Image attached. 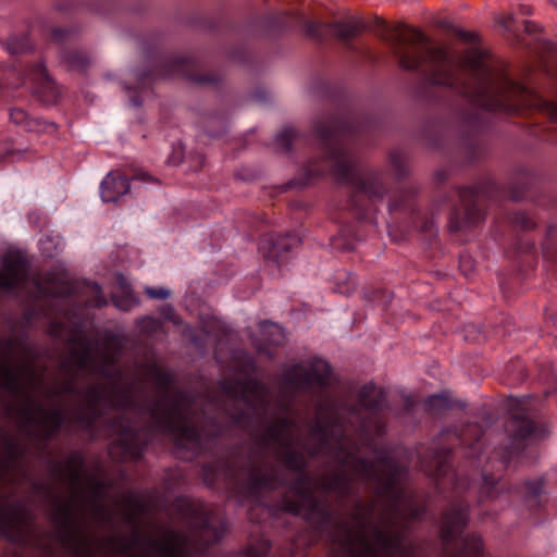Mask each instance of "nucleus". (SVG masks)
I'll return each mask as SVG.
<instances>
[{
    "instance_id": "5",
    "label": "nucleus",
    "mask_w": 557,
    "mask_h": 557,
    "mask_svg": "<svg viewBox=\"0 0 557 557\" xmlns=\"http://www.w3.org/2000/svg\"><path fill=\"white\" fill-rule=\"evenodd\" d=\"M349 122L335 119H323L315 125V133L321 140L334 177L354 189L352 203L358 207V198L366 197L372 202L381 201L387 194L382 173L374 169L358 172L356 161L344 141L346 134L351 133Z\"/></svg>"
},
{
    "instance_id": "25",
    "label": "nucleus",
    "mask_w": 557,
    "mask_h": 557,
    "mask_svg": "<svg viewBox=\"0 0 557 557\" xmlns=\"http://www.w3.org/2000/svg\"><path fill=\"white\" fill-rule=\"evenodd\" d=\"M261 327L262 334L269 344L273 346H282L285 343V333L280 325L271 322H264Z\"/></svg>"
},
{
    "instance_id": "56",
    "label": "nucleus",
    "mask_w": 557,
    "mask_h": 557,
    "mask_svg": "<svg viewBox=\"0 0 557 557\" xmlns=\"http://www.w3.org/2000/svg\"><path fill=\"white\" fill-rule=\"evenodd\" d=\"M556 346H557V337H556Z\"/></svg>"
},
{
    "instance_id": "49",
    "label": "nucleus",
    "mask_w": 557,
    "mask_h": 557,
    "mask_svg": "<svg viewBox=\"0 0 557 557\" xmlns=\"http://www.w3.org/2000/svg\"><path fill=\"white\" fill-rule=\"evenodd\" d=\"M131 101L135 107H139L141 104V100L138 97H132Z\"/></svg>"
},
{
    "instance_id": "39",
    "label": "nucleus",
    "mask_w": 557,
    "mask_h": 557,
    "mask_svg": "<svg viewBox=\"0 0 557 557\" xmlns=\"http://www.w3.org/2000/svg\"><path fill=\"white\" fill-rule=\"evenodd\" d=\"M162 314L168 320L174 321V319H175V312H174V309L171 306H166L163 309Z\"/></svg>"
},
{
    "instance_id": "13",
    "label": "nucleus",
    "mask_w": 557,
    "mask_h": 557,
    "mask_svg": "<svg viewBox=\"0 0 557 557\" xmlns=\"http://www.w3.org/2000/svg\"><path fill=\"white\" fill-rule=\"evenodd\" d=\"M449 451L445 447L431 449L421 460L422 470L431 476H444L449 469Z\"/></svg>"
},
{
    "instance_id": "47",
    "label": "nucleus",
    "mask_w": 557,
    "mask_h": 557,
    "mask_svg": "<svg viewBox=\"0 0 557 557\" xmlns=\"http://www.w3.org/2000/svg\"><path fill=\"white\" fill-rule=\"evenodd\" d=\"M545 380H546V381H547V383H548V384H550V385H554V384H555V382H556V377H555V375H554V374H548V375L546 376V379H545Z\"/></svg>"
},
{
    "instance_id": "30",
    "label": "nucleus",
    "mask_w": 557,
    "mask_h": 557,
    "mask_svg": "<svg viewBox=\"0 0 557 557\" xmlns=\"http://www.w3.org/2000/svg\"><path fill=\"white\" fill-rule=\"evenodd\" d=\"M113 305L125 312L131 311L135 306H138L139 300L131 293H126L122 296H112Z\"/></svg>"
},
{
    "instance_id": "44",
    "label": "nucleus",
    "mask_w": 557,
    "mask_h": 557,
    "mask_svg": "<svg viewBox=\"0 0 557 557\" xmlns=\"http://www.w3.org/2000/svg\"><path fill=\"white\" fill-rule=\"evenodd\" d=\"M459 36L465 40H473L474 36L467 32H459Z\"/></svg>"
},
{
    "instance_id": "22",
    "label": "nucleus",
    "mask_w": 557,
    "mask_h": 557,
    "mask_svg": "<svg viewBox=\"0 0 557 557\" xmlns=\"http://www.w3.org/2000/svg\"><path fill=\"white\" fill-rule=\"evenodd\" d=\"M62 61L71 69L83 72L89 65V57L79 50H66L62 53Z\"/></svg>"
},
{
    "instance_id": "41",
    "label": "nucleus",
    "mask_w": 557,
    "mask_h": 557,
    "mask_svg": "<svg viewBox=\"0 0 557 557\" xmlns=\"http://www.w3.org/2000/svg\"><path fill=\"white\" fill-rule=\"evenodd\" d=\"M63 36H64V30L63 29L55 28V29L52 30L51 37H52L53 40L59 41V40H61L63 38Z\"/></svg>"
},
{
    "instance_id": "26",
    "label": "nucleus",
    "mask_w": 557,
    "mask_h": 557,
    "mask_svg": "<svg viewBox=\"0 0 557 557\" xmlns=\"http://www.w3.org/2000/svg\"><path fill=\"white\" fill-rule=\"evenodd\" d=\"M483 434V430L481 426L476 424H469L461 433V442L468 444L471 450V456H474L479 449H476V445Z\"/></svg>"
},
{
    "instance_id": "1",
    "label": "nucleus",
    "mask_w": 557,
    "mask_h": 557,
    "mask_svg": "<svg viewBox=\"0 0 557 557\" xmlns=\"http://www.w3.org/2000/svg\"><path fill=\"white\" fill-rule=\"evenodd\" d=\"M332 369L314 359L309 366L292 364L278 382L273 398L263 384L225 380V410L235 424L253 429L255 446L249 461L227 475L250 494L274 490L290 482L283 507L302 516L315 529L334 524V557H424L407 536L408 523L423 513L417 496L403 485L406 469L387 451L376 450L374 462L359 457V445L384 430L379 411L385 394L374 385L358 393V405H339L330 394L314 405L307 435L293 398L312 385L329 384Z\"/></svg>"
},
{
    "instance_id": "33",
    "label": "nucleus",
    "mask_w": 557,
    "mask_h": 557,
    "mask_svg": "<svg viewBox=\"0 0 557 557\" xmlns=\"http://www.w3.org/2000/svg\"><path fill=\"white\" fill-rule=\"evenodd\" d=\"M137 325L141 332L151 335L159 331L161 323L158 319L152 317H143L137 320Z\"/></svg>"
},
{
    "instance_id": "29",
    "label": "nucleus",
    "mask_w": 557,
    "mask_h": 557,
    "mask_svg": "<svg viewBox=\"0 0 557 557\" xmlns=\"http://www.w3.org/2000/svg\"><path fill=\"white\" fill-rule=\"evenodd\" d=\"M296 136V132L294 128H285L281 133L277 134L275 139L276 149L280 152H288L290 150V145Z\"/></svg>"
},
{
    "instance_id": "34",
    "label": "nucleus",
    "mask_w": 557,
    "mask_h": 557,
    "mask_svg": "<svg viewBox=\"0 0 557 557\" xmlns=\"http://www.w3.org/2000/svg\"><path fill=\"white\" fill-rule=\"evenodd\" d=\"M513 223L523 231H529L535 226L534 221L524 212H518L513 215Z\"/></svg>"
},
{
    "instance_id": "21",
    "label": "nucleus",
    "mask_w": 557,
    "mask_h": 557,
    "mask_svg": "<svg viewBox=\"0 0 557 557\" xmlns=\"http://www.w3.org/2000/svg\"><path fill=\"white\" fill-rule=\"evenodd\" d=\"M460 550L453 553L446 547V557H482L483 544L479 536L471 535L462 540Z\"/></svg>"
},
{
    "instance_id": "38",
    "label": "nucleus",
    "mask_w": 557,
    "mask_h": 557,
    "mask_svg": "<svg viewBox=\"0 0 557 557\" xmlns=\"http://www.w3.org/2000/svg\"><path fill=\"white\" fill-rule=\"evenodd\" d=\"M95 292L97 293L98 299L96 300L95 305L97 307H102L107 305L106 298L101 295V288L99 285H95L94 287Z\"/></svg>"
},
{
    "instance_id": "4",
    "label": "nucleus",
    "mask_w": 557,
    "mask_h": 557,
    "mask_svg": "<svg viewBox=\"0 0 557 557\" xmlns=\"http://www.w3.org/2000/svg\"><path fill=\"white\" fill-rule=\"evenodd\" d=\"M53 471L71 493V500L58 505L60 517L54 530L38 524L22 502L0 500V540L12 546L4 557H114L127 554L131 544L125 539L99 536L71 517L73 503L86 498L85 484L89 486L97 508L100 507L97 499L104 490L100 479L85 475L82 454H71L64 463H57Z\"/></svg>"
},
{
    "instance_id": "15",
    "label": "nucleus",
    "mask_w": 557,
    "mask_h": 557,
    "mask_svg": "<svg viewBox=\"0 0 557 557\" xmlns=\"http://www.w3.org/2000/svg\"><path fill=\"white\" fill-rule=\"evenodd\" d=\"M187 60L180 59L173 64L174 70L172 73L177 72L183 75L187 81L197 86L210 87L220 83L221 76L213 72H200L187 67Z\"/></svg>"
},
{
    "instance_id": "24",
    "label": "nucleus",
    "mask_w": 557,
    "mask_h": 557,
    "mask_svg": "<svg viewBox=\"0 0 557 557\" xmlns=\"http://www.w3.org/2000/svg\"><path fill=\"white\" fill-rule=\"evenodd\" d=\"M388 162L397 180L405 178L409 174L406 156L400 150H392Z\"/></svg>"
},
{
    "instance_id": "32",
    "label": "nucleus",
    "mask_w": 557,
    "mask_h": 557,
    "mask_svg": "<svg viewBox=\"0 0 557 557\" xmlns=\"http://www.w3.org/2000/svg\"><path fill=\"white\" fill-rule=\"evenodd\" d=\"M543 483L541 480L527 481L523 484V495L529 500L536 503L537 497L542 494Z\"/></svg>"
},
{
    "instance_id": "19",
    "label": "nucleus",
    "mask_w": 557,
    "mask_h": 557,
    "mask_svg": "<svg viewBox=\"0 0 557 557\" xmlns=\"http://www.w3.org/2000/svg\"><path fill=\"white\" fill-rule=\"evenodd\" d=\"M296 18L302 25L306 35L314 40H325L331 34V23L307 20L300 14H297Z\"/></svg>"
},
{
    "instance_id": "43",
    "label": "nucleus",
    "mask_w": 557,
    "mask_h": 557,
    "mask_svg": "<svg viewBox=\"0 0 557 557\" xmlns=\"http://www.w3.org/2000/svg\"><path fill=\"white\" fill-rule=\"evenodd\" d=\"M539 45H540L541 49H543L544 51H547V52H549L554 48L553 44L548 42V41H542Z\"/></svg>"
},
{
    "instance_id": "53",
    "label": "nucleus",
    "mask_w": 557,
    "mask_h": 557,
    "mask_svg": "<svg viewBox=\"0 0 557 557\" xmlns=\"http://www.w3.org/2000/svg\"><path fill=\"white\" fill-rule=\"evenodd\" d=\"M555 389H546L545 391V396H548L550 393H553Z\"/></svg>"
},
{
    "instance_id": "14",
    "label": "nucleus",
    "mask_w": 557,
    "mask_h": 557,
    "mask_svg": "<svg viewBox=\"0 0 557 557\" xmlns=\"http://www.w3.org/2000/svg\"><path fill=\"white\" fill-rule=\"evenodd\" d=\"M128 189V178L120 172H111L101 183V198L106 202L116 201Z\"/></svg>"
},
{
    "instance_id": "45",
    "label": "nucleus",
    "mask_w": 557,
    "mask_h": 557,
    "mask_svg": "<svg viewBox=\"0 0 557 557\" xmlns=\"http://www.w3.org/2000/svg\"><path fill=\"white\" fill-rule=\"evenodd\" d=\"M468 264H469V267L471 265L470 264V259L469 258H462L461 261H460V268L462 270H465L466 268H468Z\"/></svg>"
},
{
    "instance_id": "6",
    "label": "nucleus",
    "mask_w": 557,
    "mask_h": 557,
    "mask_svg": "<svg viewBox=\"0 0 557 557\" xmlns=\"http://www.w3.org/2000/svg\"><path fill=\"white\" fill-rule=\"evenodd\" d=\"M225 532L224 522L216 516L202 512L195 522L190 539L175 531H168L161 539L150 542V549L157 557H188L189 542L197 549L216 543Z\"/></svg>"
},
{
    "instance_id": "12",
    "label": "nucleus",
    "mask_w": 557,
    "mask_h": 557,
    "mask_svg": "<svg viewBox=\"0 0 557 557\" xmlns=\"http://www.w3.org/2000/svg\"><path fill=\"white\" fill-rule=\"evenodd\" d=\"M300 243L297 235L287 233L277 237H269L263 239L261 251L265 260L280 264L285 255Z\"/></svg>"
},
{
    "instance_id": "28",
    "label": "nucleus",
    "mask_w": 557,
    "mask_h": 557,
    "mask_svg": "<svg viewBox=\"0 0 557 557\" xmlns=\"http://www.w3.org/2000/svg\"><path fill=\"white\" fill-rule=\"evenodd\" d=\"M7 49L11 54H24L32 50V44L26 36L11 37L7 42Z\"/></svg>"
},
{
    "instance_id": "10",
    "label": "nucleus",
    "mask_w": 557,
    "mask_h": 557,
    "mask_svg": "<svg viewBox=\"0 0 557 557\" xmlns=\"http://www.w3.org/2000/svg\"><path fill=\"white\" fill-rule=\"evenodd\" d=\"M468 504L463 500L454 502L443 516L441 535L445 545H448L467 527L469 515Z\"/></svg>"
},
{
    "instance_id": "36",
    "label": "nucleus",
    "mask_w": 557,
    "mask_h": 557,
    "mask_svg": "<svg viewBox=\"0 0 557 557\" xmlns=\"http://www.w3.org/2000/svg\"><path fill=\"white\" fill-rule=\"evenodd\" d=\"M325 172V169L320 165L319 161H311L306 166V174L308 178H313L315 176H320Z\"/></svg>"
},
{
    "instance_id": "52",
    "label": "nucleus",
    "mask_w": 557,
    "mask_h": 557,
    "mask_svg": "<svg viewBox=\"0 0 557 557\" xmlns=\"http://www.w3.org/2000/svg\"><path fill=\"white\" fill-rule=\"evenodd\" d=\"M554 230H555V226H550V227L547 230V233H548V235H549V236H552V235H553Z\"/></svg>"
},
{
    "instance_id": "18",
    "label": "nucleus",
    "mask_w": 557,
    "mask_h": 557,
    "mask_svg": "<svg viewBox=\"0 0 557 557\" xmlns=\"http://www.w3.org/2000/svg\"><path fill=\"white\" fill-rule=\"evenodd\" d=\"M363 29V24L359 20L347 22L336 21L331 23V33L341 40H348L358 36Z\"/></svg>"
},
{
    "instance_id": "8",
    "label": "nucleus",
    "mask_w": 557,
    "mask_h": 557,
    "mask_svg": "<svg viewBox=\"0 0 557 557\" xmlns=\"http://www.w3.org/2000/svg\"><path fill=\"white\" fill-rule=\"evenodd\" d=\"M486 196L487 191L483 186L460 189V208L456 209L449 218L450 232L470 230L479 224L484 216L481 205Z\"/></svg>"
},
{
    "instance_id": "37",
    "label": "nucleus",
    "mask_w": 557,
    "mask_h": 557,
    "mask_svg": "<svg viewBox=\"0 0 557 557\" xmlns=\"http://www.w3.org/2000/svg\"><path fill=\"white\" fill-rule=\"evenodd\" d=\"M145 292L152 299H166L170 296V290L162 287H147Z\"/></svg>"
},
{
    "instance_id": "20",
    "label": "nucleus",
    "mask_w": 557,
    "mask_h": 557,
    "mask_svg": "<svg viewBox=\"0 0 557 557\" xmlns=\"http://www.w3.org/2000/svg\"><path fill=\"white\" fill-rule=\"evenodd\" d=\"M10 119L14 124L23 126L28 132H39L44 124L40 120L30 119L26 111L21 108H13L10 112ZM45 125L52 129L57 128V125L52 122L45 123Z\"/></svg>"
},
{
    "instance_id": "48",
    "label": "nucleus",
    "mask_w": 557,
    "mask_h": 557,
    "mask_svg": "<svg viewBox=\"0 0 557 557\" xmlns=\"http://www.w3.org/2000/svg\"><path fill=\"white\" fill-rule=\"evenodd\" d=\"M136 178L143 180V181H148V180H150V176H149L147 173L141 172V173H139V174L136 176Z\"/></svg>"
},
{
    "instance_id": "17",
    "label": "nucleus",
    "mask_w": 557,
    "mask_h": 557,
    "mask_svg": "<svg viewBox=\"0 0 557 557\" xmlns=\"http://www.w3.org/2000/svg\"><path fill=\"white\" fill-rule=\"evenodd\" d=\"M420 191V185L416 182L405 184L389 202V210L410 209Z\"/></svg>"
},
{
    "instance_id": "27",
    "label": "nucleus",
    "mask_w": 557,
    "mask_h": 557,
    "mask_svg": "<svg viewBox=\"0 0 557 557\" xmlns=\"http://www.w3.org/2000/svg\"><path fill=\"white\" fill-rule=\"evenodd\" d=\"M425 410L440 413L450 408L449 400L444 395H432L424 401Z\"/></svg>"
},
{
    "instance_id": "31",
    "label": "nucleus",
    "mask_w": 557,
    "mask_h": 557,
    "mask_svg": "<svg viewBox=\"0 0 557 557\" xmlns=\"http://www.w3.org/2000/svg\"><path fill=\"white\" fill-rule=\"evenodd\" d=\"M331 245L335 250L339 251H351L355 248V242L352 237L346 232H342L341 234L334 236L331 239Z\"/></svg>"
},
{
    "instance_id": "46",
    "label": "nucleus",
    "mask_w": 557,
    "mask_h": 557,
    "mask_svg": "<svg viewBox=\"0 0 557 557\" xmlns=\"http://www.w3.org/2000/svg\"><path fill=\"white\" fill-rule=\"evenodd\" d=\"M258 351L262 352V354H265L269 358H273L274 357L273 354L268 348L259 347Z\"/></svg>"
},
{
    "instance_id": "35",
    "label": "nucleus",
    "mask_w": 557,
    "mask_h": 557,
    "mask_svg": "<svg viewBox=\"0 0 557 557\" xmlns=\"http://www.w3.org/2000/svg\"><path fill=\"white\" fill-rule=\"evenodd\" d=\"M20 156L21 151L13 150L11 143H0V162H4L7 161V159H11L12 161H14L15 157Z\"/></svg>"
},
{
    "instance_id": "23",
    "label": "nucleus",
    "mask_w": 557,
    "mask_h": 557,
    "mask_svg": "<svg viewBox=\"0 0 557 557\" xmlns=\"http://www.w3.org/2000/svg\"><path fill=\"white\" fill-rule=\"evenodd\" d=\"M504 491V484L493 474L483 475V484L481 486V497L486 499H496Z\"/></svg>"
},
{
    "instance_id": "51",
    "label": "nucleus",
    "mask_w": 557,
    "mask_h": 557,
    "mask_svg": "<svg viewBox=\"0 0 557 557\" xmlns=\"http://www.w3.org/2000/svg\"><path fill=\"white\" fill-rule=\"evenodd\" d=\"M436 176L440 178V180H444L445 175L443 172H438L436 173Z\"/></svg>"
},
{
    "instance_id": "42",
    "label": "nucleus",
    "mask_w": 557,
    "mask_h": 557,
    "mask_svg": "<svg viewBox=\"0 0 557 557\" xmlns=\"http://www.w3.org/2000/svg\"><path fill=\"white\" fill-rule=\"evenodd\" d=\"M512 18L509 16L508 18L499 20V23L504 26L505 29L510 30L512 28L511 25Z\"/></svg>"
},
{
    "instance_id": "16",
    "label": "nucleus",
    "mask_w": 557,
    "mask_h": 557,
    "mask_svg": "<svg viewBox=\"0 0 557 557\" xmlns=\"http://www.w3.org/2000/svg\"><path fill=\"white\" fill-rule=\"evenodd\" d=\"M30 79H35L40 85V99L47 103H54L59 97V91L54 82L48 76L45 67L37 64L29 74Z\"/></svg>"
},
{
    "instance_id": "50",
    "label": "nucleus",
    "mask_w": 557,
    "mask_h": 557,
    "mask_svg": "<svg viewBox=\"0 0 557 557\" xmlns=\"http://www.w3.org/2000/svg\"><path fill=\"white\" fill-rule=\"evenodd\" d=\"M519 174L521 175V177H528L530 173L527 169H521L519 170Z\"/></svg>"
},
{
    "instance_id": "55",
    "label": "nucleus",
    "mask_w": 557,
    "mask_h": 557,
    "mask_svg": "<svg viewBox=\"0 0 557 557\" xmlns=\"http://www.w3.org/2000/svg\"><path fill=\"white\" fill-rule=\"evenodd\" d=\"M199 164L201 165L203 162V158L201 156H198Z\"/></svg>"
},
{
    "instance_id": "2",
    "label": "nucleus",
    "mask_w": 557,
    "mask_h": 557,
    "mask_svg": "<svg viewBox=\"0 0 557 557\" xmlns=\"http://www.w3.org/2000/svg\"><path fill=\"white\" fill-rule=\"evenodd\" d=\"M60 371L62 380L45 387L29 361L0 362V388L25 400L15 412L18 431L39 449L62 425L92 436L102 428L113 437L111 454L137 459L152 433L160 432L173 437L180 458L189 460L202 449L203 438L220 434L199 400L171 387L170 373L151 371L158 392L147 398L145 382L117 367V350L85 336L72 338Z\"/></svg>"
},
{
    "instance_id": "7",
    "label": "nucleus",
    "mask_w": 557,
    "mask_h": 557,
    "mask_svg": "<svg viewBox=\"0 0 557 557\" xmlns=\"http://www.w3.org/2000/svg\"><path fill=\"white\" fill-rule=\"evenodd\" d=\"M524 399H516L511 405V413L505 422V432L508 444L496 451L502 463L506 466L513 454L521 451L531 438L542 435L528 411V403Z\"/></svg>"
},
{
    "instance_id": "11",
    "label": "nucleus",
    "mask_w": 557,
    "mask_h": 557,
    "mask_svg": "<svg viewBox=\"0 0 557 557\" xmlns=\"http://www.w3.org/2000/svg\"><path fill=\"white\" fill-rule=\"evenodd\" d=\"M0 444L3 449L0 459V471L8 472L21 467L27 448L21 443L20 438L14 434L0 430Z\"/></svg>"
},
{
    "instance_id": "9",
    "label": "nucleus",
    "mask_w": 557,
    "mask_h": 557,
    "mask_svg": "<svg viewBox=\"0 0 557 557\" xmlns=\"http://www.w3.org/2000/svg\"><path fill=\"white\" fill-rule=\"evenodd\" d=\"M28 271L27 260L21 253L5 255L0 271V294H12L15 289L24 287Z\"/></svg>"
},
{
    "instance_id": "40",
    "label": "nucleus",
    "mask_w": 557,
    "mask_h": 557,
    "mask_svg": "<svg viewBox=\"0 0 557 557\" xmlns=\"http://www.w3.org/2000/svg\"><path fill=\"white\" fill-rule=\"evenodd\" d=\"M523 25H524V30L528 33V34H532L534 32L537 30V25L530 22V21H524L523 22Z\"/></svg>"
},
{
    "instance_id": "54",
    "label": "nucleus",
    "mask_w": 557,
    "mask_h": 557,
    "mask_svg": "<svg viewBox=\"0 0 557 557\" xmlns=\"http://www.w3.org/2000/svg\"><path fill=\"white\" fill-rule=\"evenodd\" d=\"M512 198L518 200L520 198V195L519 194H512Z\"/></svg>"
},
{
    "instance_id": "3",
    "label": "nucleus",
    "mask_w": 557,
    "mask_h": 557,
    "mask_svg": "<svg viewBox=\"0 0 557 557\" xmlns=\"http://www.w3.org/2000/svg\"><path fill=\"white\" fill-rule=\"evenodd\" d=\"M375 33L392 45L401 69L423 71L420 94L426 99L433 98L432 87H441L488 111L513 113L534 107L557 121L556 103L510 79L499 64L480 50L458 60L445 49L430 46L420 30L389 27L382 20L376 21Z\"/></svg>"
}]
</instances>
